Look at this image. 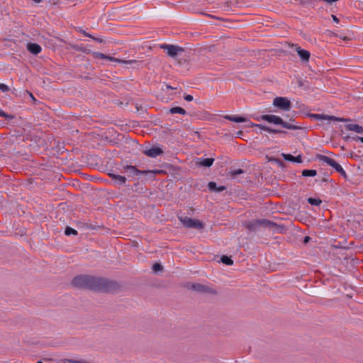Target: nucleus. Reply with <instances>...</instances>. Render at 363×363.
I'll use <instances>...</instances> for the list:
<instances>
[{
	"label": "nucleus",
	"mask_w": 363,
	"mask_h": 363,
	"mask_svg": "<svg viewBox=\"0 0 363 363\" xmlns=\"http://www.w3.org/2000/svg\"><path fill=\"white\" fill-rule=\"evenodd\" d=\"M88 279L89 277L86 276L77 277L74 278L73 284L77 286L86 287Z\"/></svg>",
	"instance_id": "9"
},
{
	"label": "nucleus",
	"mask_w": 363,
	"mask_h": 363,
	"mask_svg": "<svg viewBox=\"0 0 363 363\" xmlns=\"http://www.w3.org/2000/svg\"><path fill=\"white\" fill-rule=\"evenodd\" d=\"M354 140L359 141L360 143H363V137L356 136L355 138H354Z\"/></svg>",
	"instance_id": "34"
},
{
	"label": "nucleus",
	"mask_w": 363,
	"mask_h": 363,
	"mask_svg": "<svg viewBox=\"0 0 363 363\" xmlns=\"http://www.w3.org/2000/svg\"><path fill=\"white\" fill-rule=\"evenodd\" d=\"M213 163V159L212 158H205L201 159L199 162V164L201 166H204L206 167H211Z\"/></svg>",
	"instance_id": "18"
},
{
	"label": "nucleus",
	"mask_w": 363,
	"mask_h": 363,
	"mask_svg": "<svg viewBox=\"0 0 363 363\" xmlns=\"http://www.w3.org/2000/svg\"><path fill=\"white\" fill-rule=\"evenodd\" d=\"M346 128L349 130L354 131V132H356L358 133H363L362 127H361L360 125H359L357 124H353V123L347 124Z\"/></svg>",
	"instance_id": "16"
},
{
	"label": "nucleus",
	"mask_w": 363,
	"mask_h": 363,
	"mask_svg": "<svg viewBox=\"0 0 363 363\" xmlns=\"http://www.w3.org/2000/svg\"><path fill=\"white\" fill-rule=\"evenodd\" d=\"M330 167L334 168L337 172L340 173L341 175L346 177V172L342 166L337 163L336 161L333 160L330 164Z\"/></svg>",
	"instance_id": "15"
},
{
	"label": "nucleus",
	"mask_w": 363,
	"mask_h": 363,
	"mask_svg": "<svg viewBox=\"0 0 363 363\" xmlns=\"http://www.w3.org/2000/svg\"><path fill=\"white\" fill-rule=\"evenodd\" d=\"M320 160L322 161L323 162L327 164L328 165L330 166L331 163L333 162V161L334 160H333L327 156L321 155L320 157Z\"/></svg>",
	"instance_id": "23"
},
{
	"label": "nucleus",
	"mask_w": 363,
	"mask_h": 363,
	"mask_svg": "<svg viewBox=\"0 0 363 363\" xmlns=\"http://www.w3.org/2000/svg\"><path fill=\"white\" fill-rule=\"evenodd\" d=\"M225 119H227L228 121H230L234 123H245L247 122L249 124V121H250L249 119H247L246 117L244 116H225Z\"/></svg>",
	"instance_id": "8"
},
{
	"label": "nucleus",
	"mask_w": 363,
	"mask_h": 363,
	"mask_svg": "<svg viewBox=\"0 0 363 363\" xmlns=\"http://www.w3.org/2000/svg\"><path fill=\"white\" fill-rule=\"evenodd\" d=\"M332 18H333V20L334 21V22L335 23H339V19L334 15L332 16Z\"/></svg>",
	"instance_id": "36"
},
{
	"label": "nucleus",
	"mask_w": 363,
	"mask_h": 363,
	"mask_svg": "<svg viewBox=\"0 0 363 363\" xmlns=\"http://www.w3.org/2000/svg\"><path fill=\"white\" fill-rule=\"evenodd\" d=\"M320 160L322 161L323 162L327 164L328 165L330 166L331 163L333 162V161L334 160H333L327 156L321 155L320 157Z\"/></svg>",
	"instance_id": "22"
},
{
	"label": "nucleus",
	"mask_w": 363,
	"mask_h": 363,
	"mask_svg": "<svg viewBox=\"0 0 363 363\" xmlns=\"http://www.w3.org/2000/svg\"><path fill=\"white\" fill-rule=\"evenodd\" d=\"M314 118H315L318 121H323V120H328V121H342L343 119L338 118L334 116H329L323 114H315L313 116Z\"/></svg>",
	"instance_id": "11"
},
{
	"label": "nucleus",
	"mask_w": 363,
	"mask_h": 363,
	"mask_svg": "<svg viewBox=\"0 0 363 363\" xmlns=\"http://www.w3.org/2000/svg\"><path fill=\"white\" fill-rule=\"evenodd\" d=\"M107 60H109L111 62L119 63V64H125V65H138V61L135 60H120V59L114 58V57H107Z\"/></svg>",
	"instance_id": "10"
},
{
	"label": "nucleus",
	"mask_w": 363,
	"mask_h": 363,
	"mask_svg": "<svg viewBox=\"0 0 363 363\" xmlns=\"http://www.w3.org/2000/svg\"><path fill=\"white\" fill-rule=\"evenodd\" d=\"M243 173V171L241 169H238L236 170L231 171L230 174L231 177H235L236 175L241 174Z\"/></svg>",
	"instance_id": "29"
},
{
	"label": "nucleus",
	"mask_w": 363,
	"mask_h": 363,
	"mask_svg": "<svg viewBox=\"0 0 363 363\" xmlns=\"http://www.w3.org/2000/svg\"><path fill=\"white\" fill-rule=\"evenodd\" d=\"M65 234L66 235H76L77 234V231L71 227H67V228H66V229L65 230Z\"/></svg>",
	"instance_id": "24"
},
{
	"label": "nucleus",
	"mask_w": 363,
	"mask_h": 363,
	"mask_svg": "<svg viewBox=\"0 0 363 363\" xmlns=\"http://www.w3.org/2000/svg\"><path fill=\"white\" fill-rule=\"evenodd\" d=\"M220 262L226 265H228V266H230L233 264V261L231 259V257L226 256V255H223L221 257Z\"/></svg>",
	"instance_id": "19"
},
{
	"label": "nucleus",
	"mask_w": 363,
	"mask_h": 363,
	"mask_svg": "<svg viewBox=\"0 0 363 363\" xmlns=\"http://www.w3.org/2000/svg\"><path fill=\"white\" fill-rule=\"evenodd\" d=\"M0 116L5 118L6 120H12L14 116L6 113L2 108H0Z\"/></svg>",
	"instance_id": "25"
},
{
	"label": "nucleus",
	"mask_w": 363,
	"mask_h": 363,
	"mask_svg": "<svg viewBox=\"0 0 363 363\" xmlns=\"http://www.w3.org/2000/svg\"><path fill=\"white\" fill-rule=\"evenodd\" d=\"M152 270L154 273H158L162 270V267L157 263H155L152 267Z\"/></svg>",
	"instance_id": "26"
},
{
	"label": "nucleus",
	"mask_w": 363,
	"mask_h": 363,
	"mask_svg": "<svg viewBox=\"0 0 363 363\" xmlns=\"http://www.w3.org/2000/svg\"><path fill=\"white\" fill-rule=\"evenodd\" d=\"M180 220L184 226L186 228L201 229L203 227V224L199 220L192 219L189 218H181Z\"/></svg>",
	"instance_id": "5"
},
{
	"label": "nucleus",
	"mask_w": 363,
	"mask_h": 363,
	"mask_svg": "<svg viewBox=\"0 0 363 363\" xmlns=\"http://www.w3.org/2000/svg\"><path fill=\"white\" fill-rule=\"evenodd\" d=\"M317 172L314 169H305L302 172V176L303 177H315Z\"/></svg>",
	"instance_id": "20"
},
{
	"label": "nucleus",
	"mask_w": 363,
	"mask_h": 363,
	"mask_svg": "<svg viewBox=\"0 0 363 363\" xmlns=\"http://www.w3.org/2000/svg\"><path fill=\"white\" fill-rule=\"evenodd\" d=\"M123 172L127 174V176L133 179H139L141 175L147 174L150 172L157 173L159 171H140L138 169L132 165H125L123 167Z\"/></svg>",
	"instance_id": "2"
},
{
	"label": "nucleus",
	"mask_w": 363,
	"mask_h": 363,
	"mask_svg": "<svg viewBox=\"0 0 363 363\" xmlns=\"http://www.w3.org/2000/svg\"><path fill=\"white\" fill-rule=\"evenodd\" d=\"M94 55L96 58H100V59H107V56L101 53V52H94Z\"/></svg>",
	"instance_id": "30"
},
{
	"label": "nucleus",
	"mask_w": 363,
	"mask_h": 363,
	"mask_svg": "<svg viewBox=\"0 0 363 363\" xmlns=\"http://www.w3.org/2000/svg\"><path fill=\"white\" fill-rule=\"evenodd\" d=\"M163 151L160 146H153L144 150V154L150 157H157L162 154Z\"/></svg>",
	"instance_id": "6"
},
{
	"label": "nucleus",
	"mask_w": 363,
	"mask_h": 363,
	"mask_svg": "<svg viewBox=\"0 0 363 363\" xmlns=\"http://www.w3.org/2000/svg\"><path fill=\"white\" fill-rule=\"evenodd\" d=\"M161 48L164 49L167 54L171 57H176L184 50L182 47L174 45H161Z\"/></svg>",
	"instance_id": "4"
},
{
	"label": "nucleus",
	"mask_w": 363,
	"mask_h": 363,
	"mask_svg": "<svg viewBox=\"0 0 363 363\" xmlns=\"http://www.w3.org/2000/svg\"><path fill=\"white\" fill-rule=\"evenodd\" d=\"M184 99L186 101H193L194 99V97L193 96L190 95V94H188V95H186L184 96Z\"/></svg>",
	"instance_id": "33"
},
{
	"label": "nucleus",
	"mask_w": 363,
	"mask_h": 363,
	"mask_svg": "<svg viewBox=\"0 0 363 363\" xmlns=\"http://www.w3.org/2000/svg\"><path fill=\"white\" fill-rule=\"evenodd\" d=\"M114 179H115V180H116V182H118V183H120V184H125V182H126V179H125V177H123V176L118 175V176H116V177H114Z\"/></svg>",
	"instance_id": "27"
},
{
	"label": "nucleus",
	"mask_w": 363,
	"mask_h": 363,
	"mask_svg": "<svg viewBox=\"0 0 363 363\" xmlns=\"http://www.w3.org/2000/svg\"><path fill=\"white\" fill-rule=\"evenodd\" d=\"M296 51H297V53H298L299 57L303 61H308L309 60L310 52L308 51H307L306 50L301 49V48L296 49Z\"/></svg>",
	"instance_id": "14"
},
{
	"label": "nucleus",
	"mask_w": 363,
	"mask_h": 363,
	"mask_svg": "<svg viewBox=\"0 0 363 363\" xmlns=\"http://www.w3.org/2000/svg\"><path fill=\"white\" fill-rule=\"evenodd\" d=\"M169 112L172 114L178 113L183 116L186 113V111L181 107H172L169 109Z\"/></svg>",
	"instance_id": "17"
},
{
	"label": "nucleus",
	"mask_w": 363,
	"mask_h": 363,
	"mask_svg": "<svg viewBox=\"0 0 363 363\" xmlns=\"http://www.w3.org/2000/svg\"><path fill=\"white\" fill-rule=\"evenodd\" d=\"M258 120H262L267 121L269 123L281 125L289 130H298L301 126L298 125L294 119L290 118L288 121H284V120L279 116L273 114H266L259 116Z\"/></svg>",
	"instance_id": "1"
},
{
	"label": "nucleus",
	"mask_w": 363,
	"mask_h": 363,
	"mask_svg": "<svg viewBox=\"0 0 363 363\" xmlns=\"http://www.w3.org/2000/svg\"><path fill=\"white\" fill-rule=\"evenodd\" d=\"M308 202L313 206H319L322 201L318 198H308Z\"/></svg>",
	"instance_id": "21"
},
{
	"label": "nucleus",
	"mask_w": 363,
	"mask_h": 363,
	"mask_svg": "<svg viewBox=\"0 0 363 363\" xmlns=\"http://www.w3.org/2000/svg\"><path fill=\"white\" fill-rule=\"evenodd\" d=\"M0 90L3 92H6L9 90V87L5 84H0Z\"/></svg>",
	"instance_id": "31"
},
{
	"label": "nucleus",
	"mask_w": 363,
	"mask_h": 363,
	"mask_svg": "<svg viewBox=\"0 0 363 363\" xmlns=\"http://www.w3.org/2000/svg\"><path fill=\"white\" fill-rule=\"evenodd\" d=\"M272 104L274 107L284 111H287L291 108V102L286 97L277 96L274 98Z\"/></svg>",
	"instance_id": "3"
},
{
	"label": "nucleus",
	"mask_w": 363,
	"mask_h": 363,
	"mask_svg": "<svg viewBox=\"0 0 363 363\" xmlns=\"http://www.w3.org/2000/svg\"><path fill=\"white\" fill-rule=\"evenodd\" d=\"M301 162H302V159H301V155H298L297 157H295V159H294L293 162L301 163Z\"/></svg>",
	"instance_id": "32"
},
{
	"label": "nucleus",
	"mask_w": 363,
	"mask_h": 363,
	"mask_svg": "<svg viewBox=\"0 0 363 363\" xmlns=\"http://www.w3.org/2000/svg\"><path fill=\"white\" fill-rule=\"evenodd\" d=\"M249 126H250V127H256L257 128L256 132L259 133H262L264 131H267V132L272 133H275L279 132V130H278L272 129V128H269V127H267L266 125H262V124L254 123H252L251 121H249Z\"/></svg>",
	"instance_id": "7"
},
{
	"label": "nucleus",
	"mask_w": 363,
	"mask_h": 363,
	"mask_svg": "<svg viewBox=\"0 0 363 363\" xmlns=\"http://www.w3.org/2000/svg\"><path fill=\"white\" fill-rule=\"evenodd\" d=\"M283 157L285 160L290 162H294V159H295V157L290 154H284Z\"/></svg>",
	"instance_id": "28"
},
{
	"label": "nucleus",
	"mask_w": 363,
	"mask_h": 363,
	"mask_svg": "<svg viewBox=\"0 0 363 363\" xmlns=\"http://www.w3.org/2000/svg\"><path fill=\"white\" fill-rule=\"evenodd\" d=\"M209 191L212 192H221L225 189V186H218L216 183L211 182L208 184Z\"/></svg>",
	"instance_id": "13"
},
{
	"label": "nucleus",
	"mask_w": 363,
	"mask_h": 363,
	"mask_svg": "<svg viewBox=\"0 0 363 363\" xmlns=\"http://www.w3.org/2000/svg\"><path fill=\"white\" fill-rule=\"evenodd\" d=\"M36 363H43V362L41 360H39Z\"/></svg>",
	"instance_id": "38"
},
{
	"label": "nucleus",
	"mask_w": 363,
	"mask_h": 363,
	"mask_svg": "<svg viewBox=\"0 0 363 363\" xmlns=\"http://www.w3.org/2000/svg\"><path fill=\"white\" fill-rule=\"evenodd\" d=\"M261 223L264 224V225H270L272 224V223H271V222H269V220H262V221L261 222Z\"/></svg>",
	"instance_id": "35"
},
{
	"label": "nucleus",
	"mask_w": 363,
	"mask_h": 363,
	"mask_svg": "<svg viewBox=\"0 0 363 363\" xmlns=\"http://www.w3.org/2000/svg\"><path fill=\"white\" fill-rule=\"evenodd\" d=\"M27 49L30 53L34 55H38L42 50L40 45L37 43H28Z\"/></svg>",
	"instance_id": "12"
},
{
	"label": "nucleus",
	"mask_w": 363,
	"mask_h": 363,
	"mask_svg": "<svg viewBox=\"0 0 363 363\" xmlns=\"http://www.w3.org/2000/svg\"><path fill=\"white\" fill-rule=\"evenodd\" d=\"M308 237H306V238H305V242H307V241H308Z\"/></svg>",
	"instance_id": "37"
}]
</instances>
